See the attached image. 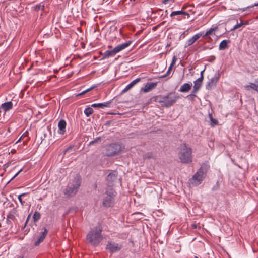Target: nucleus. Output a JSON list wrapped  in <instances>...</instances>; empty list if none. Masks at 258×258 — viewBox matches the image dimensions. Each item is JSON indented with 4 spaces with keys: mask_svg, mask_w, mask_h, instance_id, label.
<instances>
[{
    "mask_svg": "<svg viewBox=\"0 0 258 258\" xmlns=\"http://www.w3.org/2000/svg\"><path fill=\"white\" fill-rule=\"evenodd\" d=\"M102 231V228L100 225L92 228L86 236L87 242L94 246L98 245L103 240Z\"/></svg>",
    "mask_w": 258,
    "mask_h": 258,
    "instance_id": "nucleus-1",
    "label": "nucleus"
},
{
    "mask_svg": "<svg viewBox=\"0 0 258 258\" xmlns=\"http://www.w3.org/2000/svg\"><path fill=\"white\" fill-rule=\"evenodd\" d=\"M81 182V176L76 174L73 178L70 180L67 188L64 190V195L70 197L75 195L79 190Z\"/></svg>",
    "mask_w": 258,
    "mask_h": 258,
    "instance_id": "nucleus-2",
    "label": "nucleus"
},
{
    "mask_svg": "<svg viewBox=\"0 0 258 258\" xmlns=\"http://www.w3.org/2000/svg\"><path fill=\"white\" fill-rule=\"evenodd\" d=\"M192 149L186 143L181 144L180 146V151L178 157L182 163H190L192 161Z\"/></svg>",
    "mask_w": 258,
    "mask_h": 258,
    "instance_id": "nucleus-3",
    "label": "nucleus"
},
{
    "mask_svg": "<svg viewBox=\"0 0 258 258\" xmlns=\"http://www.w3.org/2000/svg\"><path fill=\"white\" fill-rule=\"evenodd\" d=\"M209 166L207 164H203L196 173L189 180L190 184L197 186L201 183L205 178Z\"/></svg>",
    "mask_w": 258,
    "mask_h": 258,
    "instance_id": "nucleus-4",
    "label": "nucleus"
},
{
    "mask_svg": "<svg viewBox=\"0 0 258 258\" xmlns=\"http://www.w3.org/2000/svg\"><path fill=\"white\" fill-rule=\"evenodd\" d=\"M132 42V41L131 40H129L125 43L116 46L112 50L106 51L103 54V58H106L114 56L116 53L128 47L131 45Z\"/></svg>",
    "mask_w": 258,
    "mask_h": 258,
    "instance_id": "nucleus-5",
    "label": "nucleus"
},
{
    "mask_svg": "<svg viewBox=\"0 0 258 258\" xmlns=\"http://www.w3.org/2000/svg\"><path fill=\"white\" fill-rule=\"evenodd\" d=\"M121 144L118 143L111 144L106 147V155L113 156L118 154L123 149Z\"/></svg>",
    "mask_w": 258,
    "mask_h": 258,
    "instance_id": "nucleus-6",
    "label": "nucleus"
},
{
    "mask_svg": "<svg viewBox=\"0 0 258 258\" xmlns=\"http://www.w3.org/2000/svg\"><path fill=\"white\" fill-rule=\"evenodd\" d=\"M106 194V196L104 198L103 205L106 207H109L113 204L115 192L111 189L107 190Z\"/></svg>",
    "mask_w": 258,
    "mask_h": 258,
    "instance_id": "nucleus-7",
    "label": "nucleus"
},
{
    "mask_svg": "<svg viewBox=\"0 0 258 258\" xmlns=\"http://www.w3.org/2000/svg\"><path fill=\"white\" fill-rule=\"evenodd\" d=\"M178 98V96L176 95L175 93H169L167 95L165 96V103L162 104V106L170 107L176 102Z\"/></svg>",
    "mask_w": 258,
    "mask_h": 258,
    "instance_id": "nucleus-8",
    "label": "nucleus"
},
{
    "mask_svg": "<svg viewBox=\"0 0 258 258\" xmlns=\"http://www.w3.org/2000/svg\"><path fill=\"white\" fill-rule=\"evenodd\" d=\"M121 248V245L112 241H108L106 246V249L111 253H114L120 250Z\"/></svg>",
    "mask_w": 258,
    "mask_h": 258,
    "instance_id": "nucleus-9",
    "label": "nucleus"
},
{
    "mask_svg": "<svg viewBox=\"0 0 258 258\" xmlns=\"http://www.w3.org/2000/svg\"><path fill=\"white\" fill-rule=\"evenodd\" d=\"M219 80V77L218 76H215L212 77L210 81L207 83L206 88L208 90H211L216 85Z\"/></svg>",
    "mask_w": 258,
    "mask_h": 258,
    "instance_id": "nucleus-10",
    "label": "nucleus"
},
{
    "mask_svg": "<svg viewBox=\"0 0 258 258\" xmlns=\"http://www.w3.org/2000/svg\"><path fill=\"white\" fill-rule=\"evenodd\" d=\"M118 173L116 171H112L107 176L106 180L107 181L108 184H112L114 182L117 178Z\"/></svg>",
    "mask_w": 258,
    "mask_h": 258,
    "instance_id": "nucleus-11",
    "label": "nucleus"
},
{
    "mask_svg": "<svg viewBox=\"0 0 258 258\" xmlns=\"http://www.w3.org/2000/svg\"><path fill=\"white\" fill-rule=\"evenodd\" d=\"M42 230L43 231L40 233V235L38 237L37 240L35 242L34 244L36 246L38 245L40 243H41L44 240L48 233V230L46 229V228H43L42 229Z\"/></svg>",
    "mask_w": 258,
    "mask_h": 258,
    "instance_id": "nucleus-12",
    "label": "nucleus"
},
{
    "mask_svg": "<svg viewBox=\"0 0 258 258\" xmlns=\"http://www.w3.org/2000/svg\"><path fill=\"white\" fill-rule=\"evenodd\" d=\"M157 85V82L147 83L144 88L141 89V91L147 93L154 89Z\"/></svg>",
    "mask_w": 258,
    "mask_h": 258,
    "instance_id": "nucleus-13",
    "label": "nucleus"
},
{
    "mask_svg": "<svg viewBox=\"0 0 258 258\" xmlns=\"http://www.w3.org/2000/svg\"><path fill=\"white\" fill-rule=\"evenodd\" d=\"M66 122L63 119H61L59 120L58 124V133L59 134L63 135L64 133L66 132Z\"/></svg>",
    "mask_w": 258,
    "mask_h": 258,
    "instance_id": "nucleus-14",
    "label": "nucleus"
},
{
    "mask_svg": "<svg viewBox=\"0 0 258 258\" xmlns=\"http://www.w3.org/2000/svg\"><path fill=\"white\" fill-rule=\"evenodd\" d=\"M246 90L249 91L251 89L258 93V79L255 80L254 83H250L249 85L245 86Z\"/></svg>",
    "mask_w": 258,
    "mask_h": 258,
    "instance_id": "nucleus-15",
    "label": "nucleus"
},
{
    "mask_svg": "<svg viewBox=\"0 0 258 258\" xmlns=\"http://www.w3.org/2000/svg\"><path fill=\"white\" fill-rule=\"evenodd\" d=\"M111 103V101H107L102 103H94L91 105V107L94 108H101L109 107Z\"/></svg>",
    "mask_w": 258,
    "mask_h": 258,
    "instance_id": "nucleus-16",
    "label": "nucleus"
},
{
    "mask_svg": "<svg viewBox=\"0 0 258 258\" xmlns=\"http://www.w3.org/2000/svg\"><path fill=\"white\" fill-rule=\"evenodd\" d=\"M13 107V103L11 101H8L3 103L1 105V109L6 112L11 110Z\"/></svg>",
    "mask_w": 258,
    "mask_h": 258,
    "instance_id": "nucleus-17",
    "label": "nucleus"
},
{
    "mask_svg": "<svg viewBox=\"0 0 258 258\" xmlns=\"http://www.w3.org/2000/svg\"><path fill=\"white\" fill-rule=\"evenodd\" d=\"M191 83H185L180 87L179 91L181 92H187L191 89Z\"/></svg>",
    "mask_w": 258,
    "mask_h": 258,
    "instance_id": "nucleus-18",
    "label": "nucleus"
},
{
    "mask_svg": "<svg viewBox=\"0 0 258 258\" xmlns=\"http://www.w3.org/2000/svg\"><path fill=\"white\" fill-rule=\"evenodd\" d=\"M202 36L201 33H197L194 35L191 38L189 39L187 42V46H189L194 43V42L197 40Z\"/></svg>",
    "mask_w": 258,
    "mask_h": 258,
    "instance_id": "nucleus-19",
    "label": "nucleus"
},
{
    "mask_svg": "<svg viewBox=\"0 0 258 258\" xmlns=\"http://www.w3.org/2000/svg\"><path fill=\"white\" fill-rule=\"evenodd\" d=\"M141 81V79L140 78H137L132 82H131L129 84H128L125 88H124L123 92H126L131 89L135 84L138 83Z\"/></svg>",
    "mask_w": 258,
    "mask_h": 258,
    "instance_id": "nucleus-20",
    "label": "nucleus"
},
{
    "mask_svg": "<svg viewBox=\"0 0 258 258\" xmlns=\"http://www.w3.org/2000/svg\"><path fill=\"white\" fill-rule=\"evenodd\" d=\"M230 43V40H223L220 44L219 46V50H224L228 48V44Z\"/></svg>",
    "mask_w": 258,
    "mask_h": 258,
    "instance_id": "nucleus-21",
    "label": "nucleus"
},
{
    "mask_svg": "<svg viewBox=\"0 0 258 258\" xmlns=\"http://www.w3.org/2000/svg\"><path fill=\"white\" fill-rule=\"evenodd\" d=\"M153 99L155 102L161 103L162 105L165 103V96H157L153 97Z\"/></svg>",
    "mask_w": 258,
    "mask_h": 258,
    "instance_id": "nucleus-22",
    "label": "nucleus"
},
{
    "mask_svg": "<svg viewBox=\"0 0 258 258\" xmlns=\"http://www.w3.org/2000/svg\"><path fill=\"white\" fill-rule=\"evenodd\" d=\"M188 15V14L186 12H183L182 11H174L171 13L170 14V16L171 17H173L176 15Z\"/></svg>",
    "mask_w": 258,
    "mask_h": 258,
    "instance_id": "nucleus-23",
    "label": "nucleus"
},
{
    "mask_svg": "<svg viewBox=\"0 0 258 258\" xmlns=\"http://www.w3.org/2000/svg\"><path fill=\"white\" fill-rule=\"evenodd\" d=\"M202 83L201 82H197V81H194V92L198 91L202 86Z\"/></svg>",
    "mask_w": 258,
    "mask_h": 258,
    "instance_id": "nucleus-24",
    "label": "nucleus"
},
{
    "mask_svg": "<svg viewBox=\"0 0 258 258\" xmlns=\"http://www.w3.org/2000/svg\"><path fill=\"white\" fill-rule=\"evenodd\" d=\"M155 157V155L152 152H148L145 154L143 156V158L144 159H151L154 158Z\"/></svg>",
    "mask_w": 258,
    "mask_h": 258,
    "instance_id": "nucleus-25",
    "label": "nucleus"
},
{
    "mask_svg": "<svg viewBox=\"0 0 258 258\" xmlns=\"http://www.w3.org/2000/svg\"><path fill=\"white\" fill-rule=\"evenodd\" d=\"M93 112V110L91 107H87L84 110L85 114L87 116H89Z\"/></svg>",
    "mask_w": 258,
    "mask_h": 258,
    "instance_id": "nucleus-26",
    "label": "nucleus"
},
{
    "mask_svg": "<svg viewBox=\"0 0 258 258\" xmlns=\"http://www.w3.org/2000/svg\"><path fill=\"white\" fill-rule=\"evenodd\" d=\"M40 217L41 215L40 213L37 211H35L33 216L34 221L35 222H37L40 219Z\"/></svg>",
    "mask_w": 258,
    "mask_h": 258,
    "instance_id": "nucleus-27",
    "label": "nucleus"
},
{
    "mask_svg": "<svg viewBox=\"0 0 258 258\" xmlns=\"http://www.w3.org/2000/svg\"><path fill=\"white\" fill-rule=\"evenodd\" d=\"M197 92L198 91H196L195 92H194V89H193V90L191 92V93L190 95H188L187 97L189 99L194 100L197 97L196 94L197 93Z\"/></svg>",
    "mask_w": 258,
    "mask_h": 258,
    "instance_id": "nucleus-28",
    "label": "nucleus"
},
{
    "mask_svg": "<svg viewBox=\"0 0 258 258\" xmlns=\"http://www.w3.org/2000/svg\"><path fill=\"white\" fill-rule=\"evenodd\" d=\"M173 67L170 66V67H169L166 73L165 74H164V75L162 76L161 77V78H165L166 77H167V76H168L169 75V74L170 73V72L172 70V68Z\"/></svg>",
    "mask_w": 258,
    "mask_h": 258,
    "instance_id": "nucleus-29",
    "label": "nucleus"
},
{
    "mask_svg": "<svg viewBox=\"0 0 258 258\" xmlns=\"http://www.w3.org/2000/svg\"><path fill=\"white\" fill-rule=\"evenodd\" d=\"M204 70L202 71L201 72V76L200 78H199L198 79H197L196 81H197V82H201L202 83V81L204 79V75H203V73H204Z\"/></svg>",
    "mask_w": 258,
    "mask_h": 258,
    "instance_id": "nucleus-30",
    "label": "nucleus"
},
{
    "mask_svg": "<svg viewBox=\"0 0 258 258\" xmlns=\"http://www.w3.org/2000/svg\"><path fill=\"white\" fill-rule=\"evenodd\" d=\"M243 25V24L240 23V24H237L236 25H235L231 29H230V31H233L238 28H240V27L242 26Z\"/></svg>",
    "mask_w": 258,
    "mask_h": 258,
    "instance_id": "nucleus-31",
    "label": "nucleus"
},
{
    "mask_svg": "<svg viewBox=\"0 0 258 258\" xmlns=\"http://www.w3.org/2000/svg\"><path fill=\"white\" fill-rule=\"evenodd\" d=\"M209 117H210V120H211V123H213L214 125H216L218 123V121L215 119H214L213 117H212V114H210L209 115Z\"/></svg>",
    "mask_w": 258,
    "mask_h": 258,
    "instance_id": "nucleus-32",
    "label": "nucleus"
},
{
    "mask_svg": "<svg viewBox=\"0 0 258 258\" xmlns=\"http://www.w3.org/2000/svg\"><path fill=\"white\" fill-rule=\"evenodd\" d=\"M25 195V194H22L20 195L18 197V199L22 205H23L25 202L22 200V197L24 196Z\"/></svg>",
    "mask_w": 258,
    "mask_h": 258,
    "instance_id": "nucleus-33",
    "label": "nucleus"
},
{
    "mask_svg": "<svg viewBox=\"0 0 258 258\" xmlns=\"http://www.w3.org/2000/svg\"><path fill=\"white\" fill-rule=\"evenodd\" d=\"M177 60V57L176 56H174L172 58V62L170 64V66L173 67L175 64V62H176V61Z\"/></svg>",
    "mask_w": 258,
    "mask_h": 258,
    "instance_id": "nucleus-34",
    "label": "nucleus"
},
{
    "mask_svg": "<svg viewBox=\"0 0 258 258\" xmlns=\"http://www.w3.org/2000/svg\"><path fill=\"white\" fill-rule=\"evenodd\" d=\"M92 89V88H90L85 91H83V92H81L80 93H79L78 96H81V95H83L84 94H85V93H86L87 92L90 91Z\"/></svg>",
    "mask_w": 258,
    "mask_h": 258,
    "instance_id": "nucleus-35",
    "label": "nucleus"
},
{
    "mask_svg": "<svg viewBox=\"0 0 258 258\" xmlns=\"http://www.w3.org/2000/svg\"><path fill=\"white\" fill-rule=\"evenodd\" d=\"M101 140V138L100 137H98L97 138V139H96L95 140L91 141L89 143V145H93L94 144V143L97 142L98 141H100Z\"/></svg>",
    "mask_w": 258,
    "mask_h": 258,
    "instance_id": "nucleus-36",
    "label": "nucleus"
},
{
    "mask_svg": "<svg viewBox=\"0 0 258 258\" xmlns=\"http://www.w3.org/2000/svg\"><path fill=\"white\" fill-rule=\"evenodd\" d=\"M169 2H174V0H163L162 3L164 4H167L169 3Z\"/></svg>",
    "mask_w": 258,
    "mask_h": 258,
    "instance_id": "nucleus-37",
    "label": "nucleus"
},
{
    "mask_svg": "<svg viewBox=\"0 0 258 258\" xmlns=\"http://www.w3.org/2000/svg\"><path fill=\"white\" fill-rule=\"evenodd\" d=\"M218 188H219L218 183L217 182L216 185L213 187L212 190H217V189H218Z\"/></svg>",
    "mask_w": 258,
    "mask_h": 258,
    "instance_id": "nucleus-38",
    "label": "nucleus"
},
{
    "mask_svg": "<svg viewBox=\"0 0 258 258\" xmlns=\"http://www.w3.org/2000/svg\"><path fill=\"white\" fill-rule=\"evenodd\" d=\"M164 23H165V22H163V23H162L161 24H160L159 25L157 26H156V27H154L153 28V30L154 31H155V29H156V28H157V27H158H158H160V26H161V25H163Z\"/></svg>",
    "mask_w": 258,
    "mask_h": 258,
    "instance_id": "nucleus-39",
    "label": "nucleus"
},
{
    "mask_svg": "<svg viewBox=\"0 0 258 258\" xmlns=\"http://www.w3.org/2000/svg\"><path fill=\"white\" fill-rule=\"evenodd\" d=\"M30 216H31V215H30V214H29V215H28V216L27 217V218L26 221V222H25V225H26V224H27V222H28V220H29V218H30Z\"/></svg>",
    "mask_w": 258,
    "mask_h": 258,
    "instance_id": "nucleus-40",
    "label": "nucleus"
},
{
    "mask_svg": "<svg viewBox=\"0 0 258 258\" xmlns=\"http://www.w3.org/2000/svg\"><path fill=\"white\" fill-rule=\"evenodd\" d=\"M22 171V170H20L13 177V178H15L19 173L20 172Z\"/></svg>",
    "mask_w": 258,
    "mask_h": 258,
    "instance_id": "nucleus-41",
    "label": "nucleus"
},
{
    "mask_svg": "<svg viewBox=\"0 0 258 258\" xmlns=\"http://www.w3.org/2000/svg\"><path fill=\"white\" fill-rule=\"evenodd\" d=\"M213 30H213V29H211L210 30H209L208 31H207V32L211 33V32H212Z\"/></svg>",
    "mask_w": 258,
    "mask_h": 258,
    "instance_id": "nucleus-42",
    "label": "nucleus"
},
{
    "mask_svg": "<svg viewBox=\"0 0 258 258\" xmlns=\"http://www.w3.org/2000/svg\"><path fill=\"white\" fill-rule=\"evenodd\" d=\"M212 34V33H205V35H204L203 36L204 37V36H207L208 34Z\"/></svg>",
    "mask_w": 258,
    "mask_h": 258,
    "instance_id": "nucleus-43",
    "label": "nucleus"
},
{
    "mask_svg": "<svg viewBox=\"0 0 258 258\" xmlns=\"http://www.w3.org/2000/svg\"><path fill=\"white\" fill-rule=\"evenodd\" d=\"M115 29V27L111 28V31H114Z\"/></svg>",
    "mask_w": 258,
    "mask_h": 258,
    "instance_id": "nucleus-44",
    "label": "nucleus"
},
{
    "mask_svg": "<svg viewBox=\"0 0 258 258\" xmlns=\"http://www.w3.org/2000/svg\"><path fill=\"white\" fill-rule=\"evenodd\" d=\"M192 227H193L194 228H197L196 225H195V224L192 225Z\"/></svg>",
    "mask_w": 258,
    "mask_h": 258,
    "instance_id": "nucleus-45",
    "label": "nucleus"
},
{
    "mask_svg": "<svg viewBox=\"0 0 258 258\" xmlns=\"http://www.w3.org/2000/svg\"><path fill=\"white\" fill-rule=\"evenodd\" d=\"M254 6H258V3H255Z\"/></svg>",
    "mask_w": 258,
    "mask_h": 258,
    "instance_id": "nucleus-46",
    "label": "nucleus"
},
{
    "mask_svg": "<svg viewBox=\"0 0 258 258\" xmlns=\"http://www.w3.org/2000/svg\"><path fill=\"white\" fill-rule=\"evenodd\" d=\"M17 258H23V257L21 256H19Z\"/></svg>",
    "mask_w": 258,
    "mask_h": 258,
    "instance_id": "nucleus-47",
    "label": "nucleus"
},
{
    "mask_svg": "<svg viewBox=\"0 0 258 258\" xmlns=\"http://www.w3.org/2000/svg\"><path fill=\"white\" fill-rule=\"evenodd\" d=\"M195 258H199L198 256H195Z\"/></svg>",
    "mask_w": 258,
    "mask_h": 258,
    "instance_id": "nucleus-48",
    "label": "nucleus"
}]
</instances>
